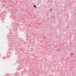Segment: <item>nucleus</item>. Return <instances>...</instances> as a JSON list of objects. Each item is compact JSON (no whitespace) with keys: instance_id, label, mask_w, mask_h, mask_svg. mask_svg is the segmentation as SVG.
<instances>
[{"instance_id":"nucleus-1","label":"nucleus","mask_w":76,"mask_h":76,"mask_svg":"<svg viewBox=\"0 0 76 76\" xmlns=\"http://www.w3.org/2000/svg\"><path fill=\"white\" fill-rule=\"evenodd\" d=\"M7 38L8 39V41H12V36H10L9 37H7Z\"/></svg>"},{"instance_id":"nucleus-2","label":"nucleus","mask_w":76,"mask_h":76,"mask_svg":"<svg viewBox=\"0 0 76 76\" xmlns=\"http://www.w3.org/2000/svg\"><path fill=\"white\" fill-rule=\"evenodd\" d=\"M56 50L57 51H59V52H60V51H62V50H61V49L60 47H59L58 48H57Z\"/></svg>"},{"instance_id":"nucleus-3","label":"nucleus","mask_w":76,"mask_h":76,"mask_svg":"<svg viewBox=\"0 0 76 76\" xmlns=\"http://www.w3.org/2000/svg\"><path fill=\"white\" fill-rule=\"evenodd\" d=\"M33 6H34V8H35V9H37V6H36V5H35L34 4L33 5Z\"/></svg>"},{"instance_id":"nucleus-4","label":"nucleus","mask_w":76,"mask_h":76,"mask_svg":"<svg viewBox=\"0 0 76 76\" xmlns=\"http://www.w3.org/2000/svg\"><path fill=\"white\" fill-rule=\"evenodd\" d=\"M10 49L11 50H13V48L11 47V48H10Z\"/></svg>"},{"instance_id":"nucleus-5","label":"nucleus","mask_w":76,"mask_h":76,"mask_svg":"<svg viewBox=\"0 0 76 76\" xmlns=\"http://www.w3.org/2000/svg\"><path fill=\"white\" fill-rule=\"evenodd\" d=\"M2 58L3 60H4L6 59V57H2Z\"/></svg>"},{"instance_id":"nucleus-6","label":"nucleus","mask_w":76,"mask_h":76,"mask_svg":"<svg viewBox=\"0 0 76 76\" xmlns=\"http://www.w3.org/2000/svg\"><path fill=\"white\" fill-rule=\"evenodd\" d=\"M70 54L71 56H73V54H73V53H71Z\"/></svg>"},{"instance_id":"nucleus-7","label":"nucleus","mask_w":76,"mask_h":76,"mask_svg":"<svg viewBox=\"0 0 76 76\" xmlns=\"http://www.w3.org/2000/svg\"><path fill=\"white\" fill-rule=\"evenodd\" d=\"M50 10L51 11H52V9H51V8H50Z\"/></svg>"},{"instance_id":"nucleus-8","label":"nucleus","mask_w":76,"mask_h":76,"mask_svg":"<svg viewBox=\"0 0 76 76\" xmlns=\"http://www.w3.org/2000/svg\"><path fill=\"white\" fill-rule=\"evenodd\" d=\"M26 37H28V35H27V36H26Z\"/></svg>"},{"instance_id":"nucleus-9","label":"nucleus","mask_w":76,"mask_h":76,"mask_svg":"<svg viewBox=\"0 0 76 76\" xmlns=\"http://www.w3.org/2000/svg\"><path fill=\"white\" fill-rule=\"evenodd\" d=\"M12 40V41H13V40Z\"/></svg>"}]
</instances>
